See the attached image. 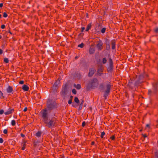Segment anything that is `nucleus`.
<instances>
[{
    "instance_id": "f257e3e1",
    "label": "nucleus",
    "mask_w": 158,
    "mask_h": 158,
    "mask_svg": "<svg viewBox=\"0 0 158 158\" xmlns=\"http://www.w3.org/2000/svg\"><path fill=\"white\" fill-rule=\"evenodd\" d=\"M41 113L43 120L46 126L50 128L54 127L56 122V118L53 117L48 119V113L46 109L42 110Z\"/></svg>"
},
{
    "instance_id": "f03ea898",
    "label": "nucleus",
    "mask_w": 158,
    "mask_h": 158,
    "mask_svg": "<svg viewBox=\"0 0 158 158\" xmlns=\"http://www.w3.org/2000/svg\"><path fill=\"white\" fill-rule=\"evenodd\" d=\"M144 77V75H141L137 78L136 81L135 82V85H138L139 83H140L143 82V79Z\"/></svg>"
},
{
    "instance_id": "7ed1b4c3",
    "label": "nucleus",
    "mask_w": 158,
    "mask_h": 158,
    "mask_svg": "<svg viewBox=\"0 0 158 158\" xmlns=\"http://www.w3.org/2000/svg\"><path fill=\"white\" fill-rule=\"evenodd\" d=\"M110 85H108L106 86V89L105 92L104 97H106L110 93Z\"/></svg>"
},
{
    "instance_id": "20e7f679",
    "label": "nucleus",
    "mask_w": 158,
    "mask_h": 158,
    "mask_svg": "<svg viewBox=\"0 0 158 158\" xmlns=\"http://www.w3.org/2000/svg\"><path fill=\"white\" fill-rule=\"evenodd\" d=\"M55 106V104L54 103H50L48 102L47 107L50 109H52L54 108Z\"/></svg>"
},
{
    "instance_id": "39448f33",
    "label": "nucleus",
    "mask_w": 158,
    "mask_h": 158,
    "mask_svg": "<svg viewBox=\"0 0 158 158\" xmlns=\"http://www.w3.org/2000/svg\"><path fill=\"white\" fill-rule=\"evenodd\" d=\"M13 88L12 87L9 86L6 89V91L8 94H13Z\"/></svg>"
},
{
    "instance_id": "423d86ee",
    "label": "nucleus",
    "mask_w": 158,
    "mask_h": 158,
    "mask_svg": "<svg viewBox=\"0 0 158 158\" xmlns=\"http://www.w3.org/2000/svg\"><path fill=\"white\" fill-rule=\"evenodd\" d=\"M98 80L97 79H94L92 82V85H98Z\"/></svg>"
},
{
    "instance_id": "0eeeda50",
    "label": "nucleus",
    "mask_w": 158,
    "mask_h": 158,
    "mask_svg": "<svg viewBox=\"0 0 158 158\" xmlns=\"http://www.w3.org/2000/svg\"><path fill=\"white\" fill-rule=\"evenodd\" d=\"M95 70L94 68H92L89 69V76H92L93 74L94 73Z\"/></svg>"
},
{
    "instance_id": "6e6552de",
    "label": "nucleus",
    "mask_w": 158,
    "mask_h": 158,
    "mask_svg": "<svg viewBox=\"0 0 158 158\" xmlns=\"http://www.w3.org/2000/svg\"><path fill=\"white\" fill-rule=\"evenodd\" d=\"M102 42L100 40L98 41V44L97 45V47L98 49L101 50L102 49Z\"/></svg>"
},
{
    "instance_id": "1a4fd4ad",
    "label": "nucleus",
    "mask_w": 158,
    "mask_h": 158,
    "mask_svg": "<svg viewBox=\"0 0 158 158\" xmlns=\"http://www.w3.org/2000/svg\"><path fill=\"white\" fill-rule=\"evenodd\" d=\"M22 89L24 91H27L29 90V88L27 85H23L22 86Z\"/></svg>"
},
{
    "instance_id": "9d476101",
    "label": "nucleus",
    "mask_w": 158,
    "mask_h": 158,
    "mask_svg": "<svg viewBox=\"0 0 158 158\" xmlns=\"http://www.w3.org/2000/svg\"><path fill=\"white\" fill-rule=\"evenodd\" d=\"M103 68L101 66L100 67L98 71V74H99L100 75H101L102 73L103 72Z\"/></svg>"
},
{
    "instance_id": "9b49d317",
    "label": "nucleus",
    "mask_w": 158,
    "mask_h": 158,
    "mask_svg": "<svg viewBox=\"0 0 158 158\" xmlns=\"http://www.w3.org/2000/svg\"><path fill=\"white\" fill-rule=\"evenodd\" d=\"M13 111V109H9L7 111H6L4 113V114L5 115L9 114L12 113Z\"/></svg>"
},
{
    "instance_id": "f8f14e48",
    "label": "nucleus",
    "mask_w": 158,
    "mask_h": 158,
    "mask_svg": "<svg viewBox=\"0 0 158 158\" xmlns=\"http://www.w3.org/2000/svg\"><path fill=\"white\" fill-rule=\"evenodd\" d=\"M26 142L25 141H23L22 147V149L23 150H24L25 149L26 146Z\"/></svg>"
},
{
    "instance_id": "ddd939ff",
    "label": "nucleus",
    "mask_w": 158,
    "mask_h": 158,
    "mask_svg": "<svg viewBox=\"0 0 158 158\" xmlns=\"http://www.w3.org/2000/svg\"><path fill=\"white\" fill-rule=\"evenodd\" d=\"M89 52L90 54H93L94 52V50L93 48H90L89 49Z\"/></svg>"
},
{
    "instance_id": "4468645a",
    "label": "nucleus",
    "mask_w": 158,
    "mask_h": 158,
    "mask_svg": "<svg viewBox=\"0 0 158 158\" xmlns=\"http://www.w3.org/2000/svg\"><path fill=\"white\" fill-rule=\"evenodd\" d=\"M74 86L77 89H79L81 88V85L79 84H77V85L74 84Z\"/></svg>"
},
{
    "instance_id": "2eb2a0df",
    "label": "nucleus",
    "mask_w": 158,
    "mask_h": 158,
    "mask_svg": "<svg viewBox=\"0 0 158 158\" xmlns=\"http://www.w3.org/2000/svg\"><path fill=\"white\" fill-rule=\"evenodd\" d=\"M91 24H88L86 27V28L85 30L86 31H88L91 28Z\"/></svg>"
},
{
    "instance_id": "dca6fc26",
    "label": "nucleus",
    "mask_w": 158,
    "mask_h": 158,
    "mask_svg": "<svg viewBox=\"0 0 158 158\" xmlns=\"http://www.w3.org/2000/svg\"><path fill=\"white\" fill-rule=\"evenodd\" d=\"M109 61L110 67H112V64H113L112 61L111 59H109Z\"/></svg>"
},
{
    "instance_id": "f3484780",
    "label": "nucleus",
    "mask_w": 158,
    "mask_h": 158,
    "mask_svg": "<svg viewBox=\"0 0 158 158\" xmlns=\"http://www.w3.org/2000/svg\"><path fill=\"white\" fill-rule=\"evenodd\" d=\"M115 43L114 42H112V48L113 49H114L115 48Z\"/></svg>"
},
{
    "instance_id": "a211bd4d",
    "label": "nucleus",
    "mask_w": 158,
    "mask_h": 158,
    "mask_svg": "<svg viewBox=\"0 0 158 158\" xmlns=\"http://www.w3.org/2000/svg\"><path fill=\"white\" fill-rule=\"evenodd\" d=\"M106 30V28L105 27L103 28L101 30V32L102 33H104L105 32Z\"/></svg>"
},
{
    "instance_id": "6ab92c4d",
    "label": "nucleus",
    "mask_w": 158,
    "mask_h": 158,
    "mask_svg": "<svg viewBox=\"0 0 158 158\" xmlns=\"http://www.w3.org/2000/svg\"><path fill=\"white\" fill-rule=\"evenodd\" d=\"M15 120H13L11 121V124L12 126H15Z\"/></svg>"
},
{
    "instance_id": "aec40b11",
    "label": "nucleus",
    "mask_w": 158,
    "mask_h": 158,
    "mask_svg": "<svg viewBox=\"0 0 158 158\" xmlns=\"http://www.w3.org/2000/svg\"><path fill=\"white\" fill-rule=\"evenodd\" d=\"M74 101L77 103H78L79 102V100L77 98L75 97V98Z\"/></svg>"
},
{
    "instance_id": "412c9836",
    "label": "nucleus",
    "mask_w": 158,
    "mask_h": 158,
    "mask_svg": "<svg viewBox=\"0 0 158 158\" xmlns=\"http://www.w3.org/2000/svg\"><path fill=\"white\" fill-rule=\"evenodd\" d=\"M4 62L6 63H8L9 62V60L7 58H4Z\"/></svg>"
},
{
    "instance_id": "4be33fe9",
    "label": "nucleus",
    "mask_w": 158,
    "mask_h": 158,
    "mask_svg": "<svg viewBox=\"0 0 158 158\" xmlns=\"http://www.w3.org/2000/svg\"><path fill=\"white\" fill-rule=\"evenodd\" d=\"M84 46V44L82 43L78 45V47H80L81 48H82Z\"/></svg>"
},
{
    "instance_id": "5701e85b",
    "label": "nucleus",
    "mask_w": 158,
    "mask_h": 158,
    "mask_svg": "<svg viewBox=\"0 0 158 158\" xmlns=\"http://www.w3.org/2000/svg\"><path fill=\"white\" fill-rule=\"evenodd\" d=\"M41 134V132L40 131L38 132L36 134V136L37 137H39L40 136Z\"/></svg>"
},
{
    "instance_id": "b1692460",
    "label": "nucleus",
    "mask_w": 158,
    "mask_h": 158,
    "mask_svg": "<svg viewBox=\"0 0 158 158\" xmlns=\"http://www.w3.org/2000/svg\"><path fill=\"white\" fill-rule=\"evenodd\" d=\"M107 60L106 58H103L102 59V63L103 64H105Z\"/></svg>"
},
{
    "instance_id": "393cba45",
    "label": "nucleus",
    "mask_w": 158,
    "mask_h": 158,
    "mask_svg": "<svg viewBox=\"0 0 158 158\" xmlns=\"http://www.w3.org/2000/svg\"><path fill=\"white\" fill-rule=\"evenodd\" d=\"M150 128V126L149 124H147L146 125V128L147 130H149Z\"/></svg>"
},
{
    "instance_id": "a878e982",
    "label": "nucleus",
    "mask_w": 158,
    "mask_h": 158,
    "mask_svg": "<svg viewBox=\"0 0 158 158\" xmlns=\"http://www.w3.org/2000/svg\"><path fill=\"white\" fill-rule=\"evenodd\" d=\"M105 133L104 132H102L101 133V137L102 138H103V136L105 135Z\"/></svg>"
},
{
    "instance_id": "bb28decb",
    "label": "nucleus",
    "mask_w": 158,
    "mask_h": 158,
    "mask_svg": "<svg viewBox=\"0 0 158 158\" xmlns=\"http://www.w3.org/2000/svg\"><path fill=\"white\" fill-rule=\"evenodd\" d=\"M3 16L5 18H6L7 16V15L6 12H4L3 14Z\"/></svg>"
},
{
    "instance_id": "cd10ccee",
    "label": "nucleus",
    "mask_w": 158,
    "mask_h": 158,
    "mask_svg": "<svg viewBox=\"0 0 158 158\" xmlns=\"http://www.w3.org/2000/svg\"><path fill=\"white\" fill-rule=\"evenodd\" d=\"M72 92L73 93V94H76V90L75 89H73L72 90Z\"/></svg>"
},
{
    "instance_id": "c85d7f7f",
    "label": "nucleus",
    "mask_w": 158,
    "mask_h": 158,
    "mask_svg": "<svg viewBox=\"0 0 158 158\" xmlns=\"http://www.w3.org/2000/svg\"><path fill=\"white\" fill-rule=\"evenodd\" d=\"M3 133L5 134H6L7 133V131L6 129H5L3 130Z\"/></svg>"
},
{
    "instance_id": "c756f323",
    "label": "nucleus",
    "mask_w": 158,
    "mask_h": 158,
    "mask_svg": "<svg viewBox=\"0 0 158 158\" xmlns=\"http://www.w3.org/2000/svg\"><path fill=\"white\" fill-rule=\"evenodd\" d=\"M68 103L69 104H71L72 103V99H71L69 100V101H68Z\"/></svg>"
},
{
    "instance_id": "7c9ffc66",
    "label": "nucleus",
    "mask_w": 158,
    "mask_h": 158,
    "mask_svg": "<svg viewBox=\"0 0 158 158\" xmlns=\"http://www.w3.org/2000/svg\"><path fill=\"white\" fill-rule=\"evenodd\" d=\"M4 113V110H0V114H2Z\"/></svg>"
},
{
    "instance_id": "2f4dec72",
    "label": "nucleus",
    "mask_w": 158,
    "mask_h": 158,
    "mask_svg": "<svg viewBox=\"0 0 158 158\" xmlns=\"http://www.w3.org/2000/svg\"><path fill=\"white\" fill-rule=\"evenodd\" d=\"M3 142V140L2 138H0V143H2Z\"/></svg>"
},
{
    "instance_id": "473e14b6",
    "label": "nucleus",
    "mask_w": 158,
    "mask_h": 158,
    "mask_svg": "<svg viewBox=\"0 0 158 158\" xmlns=\"http://www.w3.org/2000/svg\"><path fill=\"white\" fill-rule=\"evenodd\" d=\"M24 83V81H21L19 82V84H23Z\"/></svg>"
},
{
    "instance_id": "72a5a7b5",
    "label": "nucleus",
    "mask_w": 158,
    "mask_h": 158,
    "mask_svg": "<svg viewBox=\"0 0 158 158\" xmlns=\"http://www.w3.org/2000/svg\"><path fill=\"white\" fill-rule=\"evenodd\" d=\"M111 139L112 140H114L115 139V137H114V135L112 136L111 137Z\"/></svg>"
},
{
    "instance_id": "f704fd0d",
    "label": "nucleus",
    "mask_w": 158,
    "mask_h": 158,
    "mask_svg": "<svg viewBox=\"0 0 158 158\" xmlns=\"http://www.w3.org/2000/svg\"><path fill=\"white\" fill-rule=\"evenodd\" d=\"M153 87H154V88L156 89V84H153Z\"/></svg>"
},
{
    "instance_id": "c9c22d12",
    "label": "nucleus",
    "mask_w": 158,
    "mask_h": 158,
    "mask_svg": "<svg viewBox=\"0 0 158 158\" xmlns=\"http://www.w3.org/2000/svg\"><path fill=\"white\" fill-rule=\"evenodd\" d=\"M85 122H83L82 124V125L83 127L85 126Z\"/></svg>"
},
{
    "instance_id": "e433bc0d",
    "label": "nucleus",
    "mask_w": 158,
    "mask_h": 158,
    "mask_svg": "<svg viewBox=\"0 0 158 158\" xmlns=\"http://www.w3.org/2000/svg\"><path fill=\"white\" fill-rule=\"evenodd\" d=\"M152 92V91L151 90H149L148 92V94H149V95L151 94Z\"/></svg>"
},
{
    "instance_id": "4c0bfd02",
    "label": "nucleus",
    "mask_w": 158,
    "mask_h": 158,
    "mask_svg": "<svg viewBox=\"0 0 158 158\" xmlns=\"http://www.w3.org/2000/svg\"><path fill=\"white\" fill-rule=\"evenodd\" d=\"M3 94L1 91H0V96L1 97H2L3 96Z\"/></svg>"
},
{
    "instance_id": "58836bf2",
    "label": "nucleus",
    "mask_w": 158,
    "mask_h": 158,
    "mask_svg": "<svg viewBox=\"0 0 158 158\" xmlns=\"http://www.w3.org/2000/svg\"><path fill=\"white\" fill-rule=\"evenodd\" d=\"M56 85H57L56 82L53 85V87H55L56 88Z\"/></svg>"
},
{
    "instance_id": "ea45409f",
    "label": "nucleus",
    "mask_w": 158,
    "mask_h": 158,
    "mask_svg": "<svg viewBox=\"0 0 158 158\" xmlns=\"http://www.w3.org/2000/svg\"><path fill=\"white\" fill-rule=\"evenodd\" d=\"M5 25H2L1 26V27L2 29H4L5 28Z\"/></svg>"
},
{
    "instance_id": "a19ab883",
    "label": "nucleus",
    "mask_w": 158,
    "mask_h": 158,
    "mask_svg": "<svg viewBox=\"0 0 158 158\" xmlns=\"http://www.w3.org/2000/svg\"><path fill=\"white\" fill-rule=\"evenodd\" d=\"M85 28L84 27H81V31L83 32L85 30Z\"/></svg>"
},
{
    "instance_id": "79ce46f5",
    "label": "nucleus",
    "mask_w": 158,
    "mask_h": 158,
    "mask_svg": "<svg viewBox=\"0 0 158 158\" xmlns=\"http://www.w3.org/2000/svg\"><path fill=\"white\" fill-rule=\"evenodd\" d=\"M155 31L156 32H157L158 31V28L157 27L155 29Z\"/></svg>"
},
{
    "instance_id": "37998d69",
    "label": "nucleus",
    "mask_w": 158,
    "mask_h": 158,
    "mask_svg": "<svg viewBox=\"0 0 158 158\" xmlns=\"http://www.w3.org/2000/svg\"><path fill=\"white\" fill-rule=\"evenodd\" d=\"M27 107H25V108H24V110H23V111H24V112H25L26 111H27Z\"/></svg>"
},
{
    "instance_id": "c03bdc74",
    "label": "nucleus",
    "mask_w": 158,
    "mask_h": 158,
    "mask_svg": "<svg viewBox=\"0 0 158 158\" xmlns=\"http://www.w3.org/2000/svg\"><path fill=\"white\" fill-rule=\"evenodd\" d=\"M2 52H3L2 50V49H0V54H2Z\"/></svg>"
},
{
    "instance_id": "a18cd8bd",
    "label": "nucleus",
    "mask_w": 158,
    "mask_h": 158,
    "mask_svg": "<svg viewBox=\"0 0 158 158\" xmlns=\"http://www.w3.org/2000/svg\"><path fill=\"white\" fill-rule=\"evenodd\" d=\"M3 6V4L2 3H0V8L2 7Z\"/></svg>"
},
{
    "instance_id": "49530a36",
    "label": "nucleus",
    "mask_w": 158,
    "mask_h": 158,
    "mask_svg": "<svg viewBox=\"0 0 158 158\" xmlns=\"http://www.w3.org/2000/svg\"><path fill=\"white\" fill-rule=\"evenodd\" d=\"M21 135L23 137L24 136V135L22 134H21Z\"/></svg>"
},
{
    "instance_id": "de8ad7c7",
    "label": "nucleus",
    "mask_w": 158,
    "mask_h": 158,
    "mask_svg": "<svg viewBox=\"0 0 158 158\" xmlns=\"http://www.w3.org/2000/svg\"><path fill=\"white\" fill-rule=\"evenodd\" d=\"M83 101H82V103L81 104H80V106H82V104H83Z\"/></svg>"
},
{
    "instance_id": "09e8293b",
    "label": "nucleus",
    "mask_w": 158,
    "mask_h": 158,
    "mask_svg": "<svg viewBox=\"0 0 158 158\" xmlns=\"http://www.w3.org/2000/svg\"><path fill=\"white\" fill-rule=\"evenodd\" d=\"M94 144V142H92V144L93 145V144Z\"/></svg>"
},
{
    "instance_id": "8fccbe9b",
    "label": "nucleus",
    "mask_w": 158,
    "mask_h": 158,
    "mask_svg": "<svg viewBox=\"0 0 158 158\" xmlns=\"http://www.w3.org/2000/svg\"><path fill=\"white\" fill-rule=\"evenodd\" d=\"M2 36L1 35H0V39L2 38Z\"/></svg>"
},
{
    "instance_id": "3c124183",
    "label": "nucleus",
    "mask_w": 158,
    "mask_h": 158,
    "mask_svg": "<svg viewBox=\"0 0 158 158\" xmlns=\"http://www.w3.org/2000/svg\"><path fill=\"white\" fill-rule=\"evenodd\" d=\"M73 96H71V98H73Z\"/></svg>"
},
{
    "instance_id": "603ef678",
    "label": "nucleus",
    "mask_w": 158,
    "mask_h": 158,
    "mask_svg": "<svg viewBox=\"0 0 158 158\" xmlns=\"http://www.w3.org/2000/svg\"><path fill=\"white\" fill-rule=\"evenodd\" d=\"M144 137H147V136L146 135H144Z\"/></svg>"
}]
</instances>
